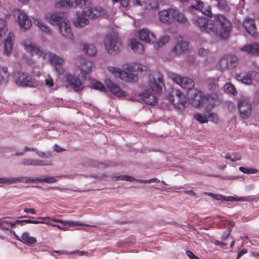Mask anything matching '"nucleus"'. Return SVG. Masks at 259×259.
Listing matches in <instances>:
<instances>
[{"instance_id": "2f4dec72", "label": "nucleus", "mask_w": 259, "mask_h": 259, "mask_svg": "<svg viewBox=\"0 0 259 259\" xmlns=\"http://www.w3.org/2000/svg\"><path fill=\"white\" fill-rule=\"evenodd\" d=\"M140 96L141 99L148 104L154 105L157 103V98L154 94H150L147 92H145L141 94Z\"/></svg>"}, {"instance_id": "f03ea898", "label": "nucleus", "mask_w": 259, "mask_h": 259, "mask_svg": "<svg viewBox=\"0 0 259 259\" xmlns=\"http://www.w3.org/2000/svg\"><path fill=\"white\" fill-rule=\"evenodd\" d=\"M83 4L82 10L76 12V18L73 21L76 27H83L89 23V19L99 17L106 13L105 10L103 9L93 8L89 0H83Z\"/></svg>"}, {"instance_id": "412c9836", "label": "nucleus", "mask_w": 259, "mask_h": 259, "mask_svg": "<svg viewBox=\"0 0 259 259\" xmlns=\"http://www.w3.org/2000/svg\"><path fill=\"white\" fill-rule=\"evenodd\" d=\"M46 18L51 24L54 25H59L65 19L63 13L53 12L46 15Z\"/></svg>"}, {"instance_id": "1a4fd4ad", "label": "nucleus", "mask_w": 259, "mask_h": 259, "mask_svg": "<svg viewBox=\"0 0 259 259\" xmlns=\"http://www.w3.org/2000/svg\"><path fill=\"white\" fill-rule=\"evenodd\" d=\"M107 69L109 72L114 77H118L126 81L133 82L136 81L137 79L136 75L133 73H128L118 67L109 66Z\"/></svg>"}, {"instance_id": "f3484780", "label": "nucleus", "mask_w": 259, "mask_h": 259, "mask_svg": "<svg viewBox=\"0 0 259 259\" xmlns=\"http://www.w3.org/2000/svg\"><path fill=\"white\" fill-rule=\"evenodd\" d=\"M64 79L65 81L68 83V85L72 87L76 92L80 91L83 89V85L80 80H79L77 77H75L70 73H67Z\"/></svg>"}, {"instance_id": "0eeeda50", "label": "nucleus", "mask_w": 259, "mask_h": 259, "mask_svg": "<svg viewBox=\"0 0 259 259\" xmlns=\"http://www.w3.org/2000/svg\"><path fill=\"white\" fill-rule=\"evenodd\" d=\"M238 64V58L233 55H226L222 57L219 60L217 67L221 72L227 70H231Z\"/></svg>"}, {"instance_id": "774afa93", "label": "nucleus", "mask_w": 259, "mask_h": 259, "mask_svg": "<svg viewBox=\"0 0 259 259\" xmlns=\"http://www.w3.org/2000/svg\"><path fill=\"white\" fill-rule=\"evenodd\" d=\"M230 232L231 230L228 229L227 231L224 232L222 235V239L225 240L229 236Z\"/></svg>"}, {"instance_id": "09e8293b", "label": "nucleus", "mask_w": 259, "mask_h": 259, "mask_svg": "<svg viewBox=\"0 0 259 259\" xmlns=\"http://www.w3.org/2000/svg\"><path fill=\"white\" fill-rule=\"evenodd\" d=\"M45 85L48 88L53 87L54 85V80L53 78L49 75L45 79Z\"/></svg>"}, {"instance_id": "a18cd8bd", "label": "nucleus", "mask_w": 259, "mask_h": 259, "mask_svg": "<svg viewBox=\"0 0 259 259\" xmlns=\"http://www.w3.org/2000/svg\"><path fill=\"white\" fill-rule=\"evenodd\" d=\"M13 184V177H4L0 178V186L2 184Z\"/></svg>"}, {"instance_id": "7c9ffc66", "label": "nucleus", "mask_w": 259, "mask_h": 259, "mask_svg": "<svg viewBox=\"0 0 259 259\" xmlns=\"http://www.w3.org/2000/svg\"><path fill=\"white\" fill-rule=\"evenodd\" d=\"M130 46L131 49L137 54H143L144 53V48L143 45L135 39H132L130 41Z\"/></svg>"}, {"instance_id": "49530a36", "label": "nucleus", "mask_w": 259, "mask_h": 259, "mask_svg": "<svg viewBox=\"0 0 259 259\" xmlns=\"http://www.w3.org/2000/svg\"><path fill=\"white\" fill-rule=\"evenodd\" d=\"M206 116H207V118H209V121L214 122V123L218 122L219 118H218V117L217 114L209 112V113H207V114H206Z\"/></svg>"}, {"instance_id": "e433bc0d", "label": "nucleus", "mask_w": 259, "mask_h": 259, "mask_svg": "<svg viewBox=\"0 0 259 259\" xmlns=\"http://www.w3.org/2000/svg\"><path fill=\"white\" fill-rule=\"evenodd\" d=\"M169 40V36L167 35L162 36L159 41L154 45V48L155 49H158L167 43Z\"/></svg>"}, {"instance_id": "052dcab7", "label": "nucleus", "mask_w": 259, "mask_h": 259, "mask_svg": "<svg viewBox=\"0 0 259 259\" xmlns=\"http://www.w3.org/2000/svg\"><path fill=\"white\" fill-rule=\"evenodd\" d=\"M251 74L253 79L257 82H259V73L255 71H251Z\"/></svg>"}, {"instance_id": "39448f33", "label": "nucleus", "mask_w": 259, "mask_h": 259, "mask_svg": "<svg viewBox=\"0 0 259 259\" xmlns=\"http://www.w3.org/2000/svg\"><path fill=\"white\" fill-rule=\"evenodd\" d=\"M13 77L16 83L20 86L37 88L40 85L38 81L33 80L31 76L27 73L15 71L13 73Z\"/></svg>"}, {"instance_id": "c756f323", "label": "nucleus", "mask_w": 259, "mask_h": 259, "mask_svg": "<svg viewBox=\"0 0 259 259\" xmlns=\"http://www.w3.org/2000/svg\"><path fill=\"white\" fill-rule=\"evenodd\" d=\"M122 67L125 70H123L124 71H126L128 73H133L134 74H135L134 72L136 70L142 72L143 70V67H145V66H143L142 65H138L136 63H125L123 64Z\"/></svg>"}, {"instance_id": "4d7b16f0", "label": "nucleus", "mask_w": 259, "mask_h": 259, "mask_svg": "<svg viewBox=\"0 0 259 259\" xmlns=\"http://www.w3.org/2000/svg\"><path fill=\"white\" fill-rule=\"evenodd\" d=\"M114 2H118L120 3L121 5L123 7H126L128 6L130 0H113Z\"/></svg>"}, {"instance_id": "ddd939ff", "label": "nucleus", "mask_w": 259, "mask_h": 259, "mask_svg": "<svg viewBox=\"0 0 259 259\" xmlns=\"http://www.w3.org/2000/svg\"><path fill=\"white\" fill-rule=\"evenodd\" d=\"M237 106L242 118L246 119L250 116L252 108L248 99L244 98L239 100L237 102Z\"/></svg>"}, {"instance_id": "e2e57ef3", "label": "nucleus", "mask_w": 259, "mask_h": 259, "mask_svg": "<svg viewBox=\"0 0 259 259\" xmlns=\"http://www.w3.org/2000/svg\"><path fill=\"white\" fill-rule=\"evenodd\" d=\"M24 211L26 213H30L32 214H36V211L33 208H25L24 209Z\"/></svg>"}, {"instance_id": "7ed1b4c3", "label": "nucleus", "mask_w": 259, "mask_h": 259, "mask_svg": "<svg viewBox=\"0 0 259 259\" xmlns=\"http://www.w3.org/2000/svg\"><path fill=\"white\" fill-rule=\"evenodd\" d=\"M158 18L161 22L167 24L175 22L185 24L187 22V19L183 13L172 8L160 11L158 13Z\"/></svg>"}, {"instance_id": "8fccbe9b", "label": "nucleus", "mask_w": 259, "mask_h": 259, "mask_svg": "<svg viewBox=\"0 0 259 259\" xmlns=\"http://www.w3.org/2000/svg\"><path fill=\"white\" fill-rule=\"evenodd\" d=\"M116 179L117 180H123L130 182L133 181L135 180L133 177L126 175L119 176L117 177Z\"/></svg>"}, {"instance_id": "a878e982", "label": "nucleus", "mask_w": 259, "mask_h": 259, "mask_svg": "<svg viewBox=\"0 0 259 259\" xmlns=\"http://www.w3.org/2000/svg\"><path fill=\"white\" fill-rule=\"evenodd\" d=\"M14 39V34L10 32L4 42V53L7 55H9L12 53Z\"/></svg>"}, {"instance_id": "f8f14e48", "label": "nucleus", "mask_w": 259, "mask_h": 259, "mask_svg": "<svg viewBox=\"0 0 259 259\" xmlns=\"http://www.w3.org/2000/svg\"><path fill=\"white\" fill-rule=\"evenodd\" d=\"M175 92L176 95L175 96L169 94L168 99L175 107L179 110L183 109L186 104V98L180 91L176 90Z\"/></svg>"}, {"instance_id": "20e7f679", "label": "nucleus", "mask_w": 259, "mask_h": 259, "mask_svg": "<svg viewBox=\"0 0 259 259\" xmlns=\"http://www.w3.org/2000/svg\"><path fill=\"white\" fill-rule=\"evenodd\" d=\"M105 49L109 54H114L121 51L123 47L116 32L108 33L104 40Z\"/></svg>"}, {"instance_id": "bf43d9fd", "label": "nucleus", "mask_w": 259, "mask_h": 259, "mask_svg": "<svg viewBox=\"0 0 259 259\" xmlns=\"http://www.w3.org/2000/svg\"><path fill=\"white\" fill-rule=\"evenodd\" d=\"M186 254L190 259H200L197 256H196L192 251L190 250H187L186 251Z\"/></svg>"}, {"instance_id": "b1692460", "label": "nucleus", "mask_w": 259, "mask_h": 259, "mask_svg": "<svg viewBox=\"0 0 259 259\" xmlns=\"http://www.w3.org/2000/svg\"><path fill=\"white\" fill-rule=\"evenodd\" d=\"M235 78L237 81L247 85L251 84L253 80L251 71L241 72L237 73L235 75Z\"/></svg>"}, {"instance_id": "4c0bfd02", "label": "nucleus", "mask_w": 259, "mask_h": 259, "mask_svg": "<svg viewBox=\"0 0 259 259\" xmlns=\"http://www.w3.org/2000/svg\"><path fill=\"white\" fill-rule=\"evenodd\" d=\"M34 23L42 31H44L48 34H51V30L48 25H46L38 20H35L34 21Z\"/></svg>"}, {"instance_id": "58836bf2", "label": "nucleus", "mask_w": 259, "mask_h": 259, "mask_svg": "<svg viewBox=\"0 0 259 259\" xmlns=\"http://www.w3.org/2000/svg\"><path fill=\"white\" fill-rule=\"evenodd\" d=\"M224 90L226 92L231 94L233 95L237 94V92L234 85L229 82H227L224 86Z\"/></svg>"}, {"instance_id": "de8ad7c7", "label": "nucleus", "mask_w": 259, "mask_h": 259, "mask_svg": "<svg viewBox=\"0 0 259 259\" xmlns=\"http://www.w3.org/2000/svg\"><path fill=\"white\" fill-rule=\"evenodd\" d=\"M39 183L46 182L47 183H53L56 181V179L55 177H50L44 179L39 178Z\"/></svg>"}, {"instance_id": "6e6d98bb", "label": "nucleus", "mask_w": 259, "mask_h": 259, "mask_svg": "<svg viewBox=\"0 0 259 259\" xmlns=\"http://www.w3.org/2000/svg\"><path fill=\"white\" fill-rule=\"evenodd\" d=\"M24 177H13V184L16 183H24Z\"/></svg>"}, {"instance_id": "603ef678", "label": "nucleus", "mask_w": 259, "mask_h": 259, "mask_svg": "<svg viewBox=\"0 0 259 259\" xmlns=\"http://www.w3.org/2000/svg\"><path fill=\"white\" fill-rule=\"evenodd\" d=\"M230 160L232 161L235 162L240 160L241 157L240 154L234 153L230 155Z\"/></svg>"}, {"instance_id": "9d476101", "label": "nucleus", "mask_w": 259, "mask_h": 259, "mask_svg": "<svg viewBox=\"0 0 259 259\" xmlns=\"http://www.w3.org/2000/svg\"><path fill=\"white\" fill-rule=\"evenodd\" d=\"M149 85L154 94L159 93L162 91V85H164L163 76L159 72H156L152 77L149 79Z\"/></svg>"}, {"instance_id": "0e129e2a", "label": "nucleus", "mask_w": 259, "mask_h": 259, "mask_svg": "<svg viewBox=\"0 0 259 259\" xmlns=\"http://www.w3.org/2000/svg\"><path fill=\"white\" fill-rule=\"evenodd\" d=\"M37 154L40 157L42 158H48L49 156L47 153L42 151H36Z\"/></svg>"}, {"instance_id": "f704fd0d", "label": "nucleus", "mask_w": 259, "mask_h": 259, "mask_svg": "<svg viewBox=\"0 0 259 259\" xmlns=\"http://www.w3.org/2000/svg\"><path fill=\"white\" fill-rule=\"evenodd\" d=\"M22 164L24 165L27 166H44L47 165L42 160H35L33 159H24L22 161Z\"/></svg>"}, {"instance_id": "ea45409f", "label": "nucleus", "mask_w": 259, "mask_h": 259, "mask_svg": "<svg viewBox=\"0 0 259 259\" xmlns=\"http://www.w3.org/2000/svg\"><path fill=\"white\" fill-rule=\"evenodd\" d=\"M92 88L95 90H98L100 91L105 92L106 89L105 86L101 82L97 80H93L92 82Z\"/></svg>"}, {"instance_id": "dca6fc26", "label": "nucleus", "mask_w": 259, "mask_h": 259, "mask_svg": "<svg viewBox=\"0 0 259 259\" xmlns=\"http://www.w3.org/2000/svg\"><path fill=\"white\" fill-rule=\"evenodd\" d=\"M15 14L18 16V21L22 31H26L29 29L32 26L31 21L27 15L22 10H18Z\"/></svg>"}, {"instance_id": "72a5a7b5", "label": "nucleus", "mask_w": 259, "mask_h": 259, "mask_svg": "<svg viewBox=\"0 0 259 259\" xmlns=\"http://www.w3.org/2000/svg\"><path fill=\"white\" fill-rule=\"evenodd\" d=\"M188 49V44L185 41L178 43L173 49L172 52L177 55L181 54Z\"/></svg>"}, {"instance_id": "c03bdc74", "label": "nucleus", "mask_w": 259, "mask_h": 259, "mask_svg": "<svg viewBox=\"0 0 259 259\" xmlns=\"http://www.w3.org/2000/svg\"><path fill=\"white\" fill-rule=\"evenodd\" d=\"M240 171L245 174H254L257 172V169L255 168H248L240 166L239 168Z\"/></svg>"}, {"instance_id": "f257e3e1", "label": "nucleus", "mask_w": 259, "mask_h": 259, "mask_svg": "<svg viewBox=\"0 0 259 259\" xmlns=\"http://www.w3.org/2000/svg\"><path fill=\"white\" fill-rule=\"evenodd\" d=\"M194 23L201 31L210 36H219L222 39L227 38L230 31V22L220 14L215 15L213 20L205 17H199L194 20Z\"/></svg>"}, {"instance_id": "393cba45", "label": "nucleus", "mask_w": 259, "mask_h": 259, "mask_svg": "<svg viewBox=\"0 0 259 259\" xmlns=\"http://www.w3.org/2000/svg\"><path fill=\"white\" fill-rule=\"evenodd\" d=\"M243 26L248 33L253 37L257 36L256 25L253 19L246 18L243 22Z\"/></svg>"}, {"instance_id": "bb28decb", "label": "nucleus", "mask_w": 259, "mask_h": 259, "mask_svg": "<svg viewBox=\"0 0 259 259\" xmlns=\"http://www.w3.org/2000/svg\"><path fill=\"white\" fill-rule=\"evenodd\" d=\"M20 242L27 246H32L36 243L37 239L35 237L31 236L28 232L25 231L21 235Z\"/></svg>"}, {"instance_id": "5fc2aeb1", "label": "nucleus", "mask_w": 259, "mask_h": 259, "mask_svg": "<svg viewBox=\"0 0 259 259\" xmlns=\"http://www.w3.org/2000/svg\"><path fill=\"white\" fill-rule=\"evenodd\" d=\"M198 53L199 56L201 57H204L208 54V51L206 49H205L203 48H201L198 50Z\"/></svg>"}, {"instance_id": "338daca9", "label": "nucleus", "mask_w": 259, "mask_h": 259, "mask_svg": "<svg viewBox=\"0 0 259 259\" xmlns=\"http://www.w3.org/2000/svg\"><path fill=\"white\" fill-rule=\"evenodd\" d=\"M216 88V84L214 82H210L208 85V89L210 91H212Z\"/></svg>"}, {"instance_id": "864d4df0", "label": "nucleus", "mask_w": 259, "mask_h": 259, "mask_svg": "<svg viewBox=\"0 0 259 259\" xmlns=\"http://www.w3.org/2000/svg\"><path fill=\"white\" fill-rule=\"evenodd\" d=\"M39 183V178H31L29 177H25L24 183Z\"/></svg>"}, {"instance_id": "37998d69", "label": "nucleus", "mask_w": 259, "mask_h": 259, "mask_svg": "<svg viewBox=\"0 0 259 259\" xmlns=\"http://www.w3.org/2000/svg\"><path fill=\"white\" fill-rule=\"evenodd\" d=\"M21 222L20 220H17L15 222H10L6 220L5 219H2V224L3 225H5V224H8V226H9V228H14L16 225H20L21 226Z\"/></svg>"}, {"instance_id": "a211bd4d", "label": "nucleus", "mask_w": 259, "mask_h": 259, "mask_svg": "<svg viewBox=\"0 0 259 259\" xmlns=\"http://www.w3.org/2000/svg\"><path fill=\"white\" fill-rule=\"evenodd\" d=\"M140 39L148 44H153L156 40L155 35L150 30L146 28H142L138 31Z\"/></svg>"}, {"instance_id": "6e6552de", "label": "nucleus", "mask_w": 259, "mask_h": 259, "mask_svg": "<svg viewBox=\"0 0 259 259\" xmlns=\"http://www.w3.org/2000/svg\"><path fill=\"white\" fill-rule=\"evenodd\" d=\"M25 51L31 55H36L38 57L45 59L46 58V51L43 50L40 47H37L35 44L30 38L25 39L22 42Z\"/></svg>"}, {"instance_id": "423d86ee", "label": "nucleus", "mask_w": 259, "mask_h": 259, "mask_svg": "<svg viewBox=\"0 0 259 259\" xmlns=\"http://www.w3.org/2000/svg\"><path fill=\"white\" fill-rule=\"evenodd\" d=\"M212 98L210 95L204 96L201 91L196 90L192 97V104L196 107L200 106L205 107L207 109H211L214 105V102L212 101Z\"/></svg>"}, {"instance_id": "cd10ccee", "label": "nucleus", "mask_w": 259, "mask_h": 259, "mask_svg": "<svg viewBox=\"0 0 259 259\" xmlns=\"http://www.w3.org/2000/svg\"><path fill=\"white\" fill-rule=\"evenodd\" d=\"M52 221L56 223H60L63 225H69L70 226H91L93 227H96L97 226L94 225H89L87 224H85L84 223H81L78 221H74L72 220H58L56 219L53 218L52 219Z\"/></svg>"}, {"instance_id": "680f3d73", "label": "nucleus", "mask_w": 259, "mask_h": 259, "mask_svg": "<svg viewBox=\"0 0 259 259\" xmlns=\"http://www.w3.org/2000/svg\"><path fill=\"white\" fill-rule=\"evenodd\" d=\"M9 232H10V234H11V235H12L13 236V237H14V239H15L16 240L20 241L21 237L18 236L16 234V233H15V232L14 231H13L12 230H10Z\"/></svg>"}, {"instance_id": "c9c22d12", "label": "nucleus", "mask_w": 259, "mask_h": 259, "mask_svg": "<svg viewBox=\"0 0 259 259\" xmlns=\"http://www.w3.org/2000/svg\"><path fill=\"white\" fill-rule=\"evenodd\" d=\"M83 51L90 56H94L97 53L96 48L94 45L83 44L82 45Z\"/></svg>"}, {"instance_id": "aec40b11", "label": "nucleus", "mask_w": 259, "mask_h": 259, "mask_svg": "<svg viewBox=\"0 0 259 259\" xmlns=\"http://www.w3.org/2000/svg\"><path fill=\"white\" fill-rule=\"evenodd\" d=\"M79 60L81 63L79 66L81 76L83 79L85 80L87 73L92 70L94 64L92 61H88L83 58H80Z\"/></svg>"}, {"instance_id": "5701e85b", "label": "nucleus", "mask_w": 259, "mask_h": 259, "mask_svg": "<svg viewBox=\"0 0 259 259\" xmlns=\"http://www.w3.org/2000/svg\"><path fill=\"white\" fill-rule=\"evenodd\" d=\"M59 29L60 33L62 36L68 38H72V33L70 27V24L68 20L65 19L63 20L59 25Z\"/></svg>"}, {"instance_id": "9b49d317", "label": "nucleus", "mask_w": 259, "mask_h": 259, "mask_svg": "<svg viewBox=\"0 0 259 259\" xmlns=\"http://www.w3.org/2000/svg\"><path fill=\"white\" fill-rule=\"evenodd\" d=\"M46 59L48 58L50 63L55 66L56 72L60 75L64 74L65 70L62 67L64 62L63 59L50 52L46 51Z\"/></svg>"}, {"instance_id": "79ce46f5", "label": "nucleus", "mask_w": 259, "mask_h": 259, "mask_svg": "<svg viewBox=\"0 0 259 259\" xmlns=\"http://www.w3.org/2000/svg\"><path fill=\"white\" fill-rule=\"evenodd\" d=\"M194 117L200 123H204L208 122L206 114L202 115L200 113H196L194 115Z\"/></svg>"}, {"instance_id": "3c124183", "label": "nucleus", "mask_w": 259, "mask_h": 259, "mask_svg": "<svg viewBox=\"0 0 259 259\" xmlns=\"http://www.w3.org/2000/svg\"><path fill=\"white\" fill-rule=\"evenodd\" d=\"M89 165L90 166L98 167L99 168L104 167L105 165L103 163H98L96 161H91L90 162Z\"/></svg>"}, {"instance_id": "4468645a", "label": "nucleus", "mask_w": 259, "mask_h": 259, "mask_svg": "<svg viewBox=\"0 0 259 259\" xmlns=\"http://www.w3.org/2000/svg\"><path fill=\"white\" fill-rule=\"evenodd\" d=\"M171 79L182 88L190 90L194 87V82L192 79L188 77H182L177 74H172Z\"/></svg>"}, {"instance_id": "4be33fe9", "label": "nucleus", "mask_w": 259, "mask_h": 259, "mask_svg": "<svg viewBox=\"0 0 259 259\" xmlns=\"http://www.w3.org/2000/svg\"><path fill=\"white\" fill-rule=\"evenodd\" d=\"M105 83L109 91L116 97H122L126 96V93L120 89L117 85L114 84L110 79H106L105 81Z\"/></svg>"}, {"instance_id": "2eb2a0df", "label": "nucleus", "mask_w": 259, "mask_h": 259, "mask_svg": "<svg viewBox=\"0 0 259 259\" xmlns=\"http://www.w3.org/2000/svg\"><path fill=\"white\" fill-rule=\"evenodd\" d=\"M189 11L192 14H195V12H201L208 17H211L212 16L210 7L207 6L206 8L203 7V3L200 1H196V5L191 6L189 9Z\"/></svg>"}, {"instance_id": "6ab92c4d", "label": "nucleus", "mask_w": 259, "mask_h": 259, "mask_svg": "<svg viewBox=\"0 0 259 259\" xmlns=\"http://www.w3.org/2000/svg\"><path fill=\"white\" fill-rule=\"evenodd\" d=\"M56 7L58 8L64 7L75 8L79 7L81 9H83V1L81 0H62L56 3Z\"/></svg>"}, {"instance_id": "473e14b6", "label": "nucleus", "mask_w": 259, "mask_h": 259, "mask_svg": "<svg viewBox=\"0 0 259 259\" xmlns=\"http://www.w3.org/2000/svg\"><path fill=\"white\" fill-rule=\"evenodd\" d=\"M10 76V74L7 67H2L0 68V83L6 84Z\"/></svg>"}, {"instance_id": "13d9d810", "label": "nucleus", "mask_w": 259, "mask_h": 259, "mask_svg": "<svg viewBox=\"0 0 259 259\" xmlns=\"http://www.w3.org/2000/svg\"><path fill=\"white\" fill-rule=\"evenodd\" d=\"M209 195L215 200H222V201L223 200L224 196H223V195H221L220 194H213V193H209Z\"/></svg>"}, {"instance_id": "69168bd1", "label": "nucleus", "mask_w": 259, "mask_h": 259, "mask_svg": "<svg viewBox=\"0 0 259 259\" xmlns=\"http://www.w3.org/2000/svg\"><path fill=\"white\" fill-rule=\"evenodd\" d=\"M235 197H233V196H227V197H226V196H223V200L224 201H235Z\"/></svg>"}, {"instance_id": "a19ab883", "label": "nucleus", "mask_w": 259, "mask_h": 259, "mask_svg": "<svg viewBox=\"0 0 259 259\" xmlns=\"http://www.w3.org/2000/svg\"><path fill=\"white\" fill-rule=\"evenodd\" d=\"M6 21L4 19L0 18V44L2 42L3 36L6 34Z\"/></svg>"}, {"instance_id": "c85d7f7f", "label": "nucleus", "mask_w": 259, "mask_h": 259, "mask_svg": "<svg viewBox=\"0 0 259 259\" xmlns=\"http://www.w3.org/2000/svg\"><path fill=\"white\" fill-rule=\"evenodd\" d=\"M240 51L245 52L248 54L259 55V44L253 43L246 45L240 48Z\"/></svg>"}]
</instances>
